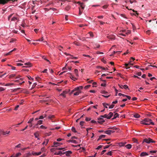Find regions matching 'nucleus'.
<instances>
[{
  "label": "nucleus",
  "mask_w": 157,
  "mask_h": 157,
  "mask_svg": "<svg viewBox=\"0 0 157 157\" xmlns=\"http://www.w3.org/2000/svg\"><path fill=\"white\" fill-rule=\"evenodd\" d=\"M119 116V115L117 113H115V114L114 115V117L113 119H115L117 117H118Z\"/></svg>",
  "instance_id": "22"
},
{
  "label": "nucleus",
  "mask_w": 157,
  "mask_h": 157,
  "mask_svg": "<svg viewBox=\"0 0 157 157\" xmlns=\"http://www.w3.org/2000/svg\"><path fill=\"white\" fill-rule=\"evenodd\" d=\"M34 120L33 118H30L29 121L28 122V123H31Z\"/></svg>",
  "instance_id": "32"
},
{
  "label": "nucleus",
  "mask_w": 157,
  "mask_h": 157,
  "mask_svg": "<svg viewBox=\"0 0 157 157\" xmlns=\"http://www.w3.org/2000/svg\"><path fill=\"white\" fill-rule=\"evenodd\" d=\"M103 117H100L98 118V120L99 121H98V123L102 124V123L105 122V121L104 120H103Z\"/></svg>",
  "instance_id": "5"
},
{
  "label": "nucleus",
  "mask_w": 157,
  "mask_h": 157,
  "mask_svg": "<svg viewBox=\"0 0 157 157\" xmlns=\"http://www.w3.org/2000/svg\"><path fill=\"white\" fill-rule=\"evenodd\" d=\"M131 33V31L129 30L127 31V32H126L125 34H126V36L127 35H128V34H130Z\"/></svg>",
  "instance_id": "43"
},
{
  "label": "nucleus",
  "mask_w": 157,
  "mask_h": 157,
  "mask_svg": "<svg viewBox=\"0 0 157 157\" xmlns=\"http://www.w3.org/2000/svg\"><path fill=\"white\" fill-rule=\"evenodd\" d=\"M44 40V38L43 37H42L40 39L38 40H36V41H43Z\"/></svg>",
  "instance_id": "46"
},
{
  "label": "nucleus",
  "mask_w": 157,
  "mask_h": 157,
  "mask_svg": "<svg viewBox=\"0 0 157 157\" xmlns=\"http://www.w3.org/2000/svg\"><path fill=\"white\" fill-rule=\"evenodd\" d=\"M74 72L76 76L77 77H78V70L76 69H75L74 70Z\"/></svg>",
  "instance_id": "20"
},
{
  "label": "nucleus",
  "mask_w": 157,
  "mask_h": 157,
  "mask_svg": "<svg viewBox=\"0 0 157 157\" xmlns=\"http://www.w3.org/2000/svg\"><path fill=\"white\" fill-rule=\"evenodd\" d=\"M16 40V39H15L14 38H12L11 39V40L10 41V43L13 42L14 41H15Z\"/></svg>",
  "instance_id": "44"
},
{
  "label": "nucleus",
  "mask_w": 157,
  "mask_h": 157,
  "mask_svg": "<svg viewBox=\"0 0 157 157\" xmlns=\"http://www.w3.org/2000/svg\"><path fill=\"white\" fill-rule=\"evenodd\" d=\"M52 101V100L51 99H48L43 100H42L41 101L44 102H51Z\"/></svg>",
  "instance_id": "12"
},
{
  "label": "nucleus",
  "mask_w": 157,
  "mask_h": 157,
  "mask_svg": "<svg viewBox=\"0 0 157 157\" xmlns=\"http://www.w3.org/2000/svg\"><path fill=\"white\" fill-rule=\"evenodd\" d=\"M64 149V148H63V147H61V148H57L56 149V150H63V149Z\"/></svg>",
  "instance_id": "53"
},
{
  "label": "nucleus",
  "mask_w": 157,
  "mask_h": 157,
  "mask_svg": "<svg viewBox=\"0 0 157 157\" xmlns=\"http://www.w3.org/2000/svg\"><path fill=\"white\" fill-rule=\"evenodd\" d=\"M71 130H72V131H73V132H77V131L75 129V128L74 127H73L72 128Z\"/></svg>",
  "instance_id": "38"
},
{
  "label": "nucleus",
  "mask_w": 157,
  "mask_h": 157,
  "mask_svg": "<svg viewBox=\"0 0 157 157\" xmlns=\"http://www.w3.org/2000/svg\"><path fill=\"white\" fill-rule=\"evenodd\" d=\"M105 137V135H101L99 137L97 141H98L99 140L101 139L102 138H104Z\"/></svg>",
  "instance_id": "18"
},
{
  "label": "nucleus",
  "mask_w": 157,
  "mask_h": 157,
  "mask_svg": "<svg viewBox=\"0 0 157 157\" xmlns=\"http://www.w3.org/2000/svg\"><path fill=\"white\" fill-rule=\"evenodd\" d=\"M102 147V145H99L97 148L96 149L97 150L99 149L100 148H101Z\"/></svg>",
  "instance_id": "63"
},
{
  "label": "nucleus",
  "mask_w": 157,
  "mask_h": 157,
  "mask_svg": "<svg viewBox=\"0 0 157 157\" xmlns=\"http://www.w3.org/2000/svg\"><path fill=\"white\" fill-rule=\"evenodd\" d=\"M72 153V152L71 151H67L63 153V154H65L67 156H70V154Z\"/></svg>",
  "instance_id": "7"
},
{
  "label": "nucleus",
  "mask_w": 157,
  "mask_h": 157,
  "mask_svg": "<svg viewBox=\"0 0 157 157\" xmlns=\"http://www.w3.org/2000/svg\"><path fill=\"white\" fill-rule=\"evenodd\" d=\"M43 121L42 120H39L38 121L37 124L36 125H37L38 124H40L42 123Z\"/></svg>",
  "instance_id": "30"
},
{
  "label": "nucleus",
  "mask_w": 157,
  "mask_h": 157,
  "mask_svg": "<svg viewBox=\"0 0 157 157\" xmlns=\"http://www.w3.org/2000/svg\"><path fill=\"white\" fill-rule=\"evenodd\" d=\"M100 117H103V118H107V119L108 115H107V114H105L104 115H101V116Z\"/></svg>",
  "instance_id": "31"
},
{
  "label": "nucleus",
  "mask_w": 157,
  "mask_h": 157,
  "mask_svg": "<svg viewBox=\"0 0 157 157\" xmlns=\"http://www.w3.org/2000/svg\"><path fill=\"white\" fill-rule=\"evenodd\" d=\"M5 0H0V4H4L5 3Z\"/></svg>",
  "instance_id": "52"
},
{
  "label": "nucleus",
  "mask_w": 157,
  "mask_h": 157,
  "mask_svg": "<svg viewBox=\"0 0 157 157\" xmlns=\"http://www.w3.org/2000/svg\"><path fill=\"white\" fill-rule=\"evenodd\" d=\"M115 132L114 131L111 130H108L105 131L104 132L108 135H110L112 133H114Z\"/></svg>",
  "instance_id": "4"
},
{
  "label": "nucleus",
  "mask_w": 157,
  "mask_h": 157,
  "mask_svg": "<svg viewBox=\"0 0 157 157\" xmlns=\"http://www.w3.org/2000/svg\"><path fill=\"white\" fill-rule=\"evenodd\" d=\"M129 64H128V63H125L124 64V65L125 66V68H126V69L129 68L130 67V66L129 67Z\"/></svg>",
  "instance_id": "23"
},
{
  "label": "nucleus",
  "mask_w": 157,
  "mask_h": 157,
  "mask_svg": "<svg viewBox=\"0 0 157 157\" xmlns=\"http://www.w3.org/2000/svg\"><path fill=\"white\" fill-rule=\"evenodd\" d=\"M31 154L32 153H31L30 152L27 153L24 155L23 157H29L32 155Z\"/></svg>",
  "instance_id": "15"
},
{
  "label": "nucleus",
  "mask_w": 157,
  "mask_h": 157,
  "mask_svg": "<svg viewBox=\"0 0 157 157\" xmlns=\"http://www.w3.org/2000/svg\"><path fill=\"white\" fill-rule=\"evenodd\" d=\"M134 117L136 118H139L140 117V116L137 113H136L134 115Z\"/></svg>",
  "instance_id": "24"
},
{
  "label": "nucleus",
  "mask_w": 157,
  "mask_h": 157,
  "mask_svg": "<svg viewBox=\"0 0 157 157\" xmlns=\"http://www.w3.org/2000/svg\"><path fill=\"white\" fill-rule=\"evenodd\" d=\"M86 121H90L91 120V118H88V117H86V119H85Z\"/></svg>",
  "instance_id": "59"
},
{
  "label": "nucleus",
  "mask_w": 157,
  "mask_h": 157,
  "mask_svg": "<svg viewBox=\"0 0 157 157\" xmlns=\"http://www.w3.org/2000/svg\"><path fill=\"white\" fill-rule=\"evenodd\" d=\"M117 128L114 127H110L108 128V129H113L114 130H117Z\"/></svg>",
  "instance_id": "25"
},
{
  "label": "nucleus",
  "mask_w": 157,
  "mask_h": 157,
  "mask_svg": "<svg viewBox=\"0 0 157 157\" xmlns=\"http://www.w3.org/2000/svg\"><path fill=\"white\" fill-rule=\"evenodd\" d=\"M34 135L36 138H37L38 140H39V138H38V136H39V134L37 132L34 133Z\"/></svg>",
  "instance_id": "27"
},
{
  "label": "nucleus",
  "mask_w": 157,
  "mask_h": 157,
  "mask_svg": "<svg viewBox=\"0 0 157 157\" xmlns=\"http://www.w3.org/2000/svg\"><path fill=\"white\" fill-rule=\"evenodd\" d=\"M135 59L133 58L132 57H131L130 59V62H132V61H134Z\"/></svg>",
  "instance_id": "58"
},
{
  "label": "nucleus",
  "mask_w": 157,
  "mask_h": 157,
  "mask_svg": "<svg viewBox=\"0 0 157 157\" xmlns=\"http://www.w3.org/2000/svg\"><path fill=\"white\" fill-rule=\"evenodd\" d=\"M24 64L25 65H27L28 66V67H26V66H24L23 67H30L31 66V64L29 63V62H28V63H25Z\"/></svg>",
  "instance_id": "14"
},
{
  "label": "nucleus",
  "mask_w": 157,
  "mask_h": 157,
  "mask_svg": "<svg viewBox=\"0 0 157 157\" xmlns=\"http://www.w3.org/2000/svg\"><path fill=\"white\" fill-rule=\"evenodd\" d=\"M40 128L42 129H46L47 128L44 126L43 125H41L40 126Z\"/></svg>",
  "instance_id": "48"
},
{
  "label": "nucleus",
  "mask_w": 157,
  "mask_h": 157,
  "mask_svg": "<svg viewBox=\"0 0 157 157\" xmlns=\"http://www.w3.org/2000/svg\"><path fill=\"white\" fill-rule=\"evenodd\" d=\"M121 86L123 87L125 89L128 88V86L126 85H125L123 86L121 85Z\"/></svg>",
  "instance_id": "39"
},
{
  "label": "nucleus",
  "mask_w": 157,
  "mask_h": 157,
  "mask_svg": "<svg viewBox=\"0 0 157 157\" xmlns=\"http://www.w3.org/2000/svg\"><path fill=\"white\" fill-rule=\"evenodd\" d=\"M132 10L133 11V12H136V14L134 13H133V14L134 15L136 16H137L139 15V13H137V11H135L134 10Z\"/></svg>",
  "instance_id": "33"
},
{
  "label": "nucleus",
  "mask_w": 157,
  "mask_h": 157,
  "mask_svg": "<svg viewBox=\"0 0 157 157\" xmlns=\"http://www.w3.org/2000/svg\"><path fill=\"white\" fill-rule=\"evenodd\" d=\"M54 117V116L52 115H50L48 116V118L50 119H52Z\"/></svg>",
  "instance_id": "41"
},
{
  "label": "nucleus",
  "mask_w": 157,
  "mask_h": 157,
  "mask_svg": "<svg viewBox=\"0 0 157 157\" xmlns=\"http://www.w3.org/2000/svg\"><path fill=\"white\" fill-rule=\"evenodd\" d=\"M15 76H16L15 74H12L9 76V78H11L14 77Z\"/></svg>",
  "instance_id": "34"
},
{
  "label": "nucleus",
  "mask_w": 157,
  "mask_h": 157,
  "mask_svg": "<svg viewBox=\"0 0 157 157\" xmlns=\"http://www.w3.org/2000/svg\"><path fill=\"white\" fill-rule=\"evenodd\" d=\"M36 85H37V84L36 83H34L32 86V88L31 89L34 88L36 86Z\"/></svg>",
  "instance_id": "49"
},
{
  "label": "nucleus",
  "mask_w": 157,
  "mask_h": 157,
  "mask_svg": "<svg viewBox=\"0 0 157 157\" xmlns=\"http://www.w3.org/2000/svg\"><path fill=\"white\" fill-rule=\"evenodd\" d=\"M83 10H82V8L81 9H80V8H79V15H80L82 14Z\"/></svg>",
  "instance_id": "35"
},
{
  "label": "nucleus",
  "mask_w": 157,
  "mask_h": 157,
  "mask_svg": "<svg viewBox=\"0 0 157 157\" xmlns=\"http://www.w3.org/2000/svg\"><path fill=\"white\" fill-rule=\"evenodd\" d=\"M103 105L104 106V107H105V108H107V105H109L108 104H107L105 103H102Z\"/></svg>",
  "instance_id": "29"
},
{
  "label": "nucleus",
  "mask_w": 157,
  "mask_h": 157,
  "mask_svg": "<svg viewBox=\"0 0 157 157\" xmlns=\"http://www.w3.org/2000/svg\"><path fill=\"white\" fill-rule=\"evenodd\" d=\"M84 123V122L83 121H81L80 122V124L81 126H82L83 124Z\"/></svg>",
  "instance_id": "57"
},
{
  "label": "nucleus",
  "mask_w": 157,
  "mask_h": 157,
  "mask_svg": "<svg viewBox=\"0 0 157 157\" xmlns=\"http://www.w3.org/2000/svg\"><path fill=\"white\" fill-rule=\"evenodd\" d=\"M60 128V127H56L55 128H52L51 129L52 130H54L55 129H59V128Z\"/></svg>",
  "instance_id": "50"
},
{
  "label": "nucleus",
  "mask_w": 157,
  "mask_h": 157,
  "mask_svg": "<svg viewBox=\"0 0 157 157\" xmlns=\"http://www.w3.org/2000/svg\"><path fill=\"white\" fill-rule=\"evenodd\" d=\"M127 148L130 149L132 147V145L131 144H128L125 146Z\"/></svg>",
  "instance_id": "21"
},
{
  "label": "nucleus",
  "mask_w": 157,
  "mask_h": 157,
  "mask_svg": "<svg viewBox=\"0 0 157 157\" xmlns=\"http://www.w3.org/2000/svg\"><path fill=\"white\" fill-rule=\"evenodd\" d=\"M125 144L123 142H121L119 144V145L120 146H123Z\"/></svg>",
  "instance_id": "42"
},
{
  "label": "nucleus",
  "mask_w": 157,
  "mask_h": 157,
  "mask_svg": "<svg viewBox=\"0 0 157 157\" xmlns=\"http://www.w3.org/2000/svg\"><path fill=\"white\" fill-rule=\"evenodd\" d=\"M81 92V91H77V92H75L74 94V95H78Z\"/></svg>",
  "instance_id": "28"
},
{
  "label": "nucleus",
  "mask_w": 157,
  "mask_h": 157,
  "mask_svg": "<svg viewBox=\"0 0 157 157\" xmlns=\"http://www.w3.org/2000/svg\"><path fill=\"white\" fill-rule=\"evenodd\" d=\"M110 40H114L115 39V36L114 35H110L107 36V37Z\"/></svg>",
  "instance_id": "9"
},
{
  "label": "nucleus",
  "mask_w": 157,
  "mask_h": 157,
  "mask_svg": "<svg viewBox=\"0 0 157 157\" xmlns=\"http://www.w3.org/2000/svg\"><path fill=\"white\" fill-rule=\"evenodd\" d=\"M145 142L147 144H149L150 143H155V141L153 140L152 139L149 138H145L143 140V143Z\"/></svg>",
  "instance_id": "2"
},
{
  "label": "nucleus",
  "mask_w": 157,
  "mask_h": 157,
  "mask_svg": "<svg viewBox=\"0 0 157 157\" xmlns=\"http://www.w3.org/2000/svg\"><path fill=\"white\" fill-rule=\"evenodd\" d=\"M101 94H105V95H107L108 94V92L107 91H106L104 90H103L101 91Z\"/></svg>",
  "instance_id": "26"
},
{
  "label": "nucleus",
  "mask_w": 157,
  "mask_h": 157,
  "mask_svg": "<svg viewBox=\"0 0 157 157\" xmlns=\"http://www.w3.org/2000/svg\"><path fill=\"white\" fill-rule=\"evenodd\" d=\"M60 144V143H59L54 142H53V144H54V145L52 146V147H57L58 146H59V145Z\"/></svg>",
  "instance_id": "13"
},
{
  "label": "nucleus",
  "mask_w": 157,
  "mask_h": 157,
  "mask_svg": "<svg viewBox=\"0 0 157 157\" xmlns=\"http://www.w3.org/2000/svg\"><path fill=\"white\" fill-rule=\"evenodd\" d=\"M75 3H78V4L81 7L82 9V10H83L84 8V3H81L80 2H75Z\"/></svg>",
  "instance_id": "3"
},
{
  "label": "nucleus",
  "mask_w": 157,
  "mask_h": 157,
  "mask_svg": "<svg viewBox=\"0 0 157 157\" xmlns=\"http://www.w3.org/2000/svg\"><path fill=\"white\" fill-rule=\"evenodd\" d=\"M21 144H18L16 145L15 147V148H20L21 147Z\"/></svg>",
  "instance_id": "37"
},
{
  "label": "nucleus",
  "mask_w": 157,
  "mask_h": 157,
  "mask_svg": "<svg viewBox=\"0 0 157 157\" xmlns=\"http://www.w3.org/2000/svg\"><path fill=\"white\" fill-rule=\"evenodd\" d=\"M133 141L134 143H138L137 140L135 138L133 139Z\"/></svg>",
  "instance_id": "45"
},
{
  "label": "nucleus",
  "mask_w": 157,
  "mask_h": 157,
  "mask_svg": "<svg viewBox=\"0 0 157 157\" xmlns=\"http://www.w3.org/2000/svg\"><path fill=\"white\" fill-rule=\"evenodd\" d=\"M83 88V86H80L75 88V90H77V91H81V90H82Z\"/></svg>",
  "instance_id": "6"
},
{
  "label": "nucleus",
  "mask_w": 157,
  "mask_h": 157,
  "mask_svg": "<svg viewBox=\"0 0 157 157\" xmlns=\"http://www.w3.org/2000/svg\"><path fill=\"white\" fill-rule=\"evenodd\" d=\"M113 113L112 112H110L109 114L108 115V117L107 119H110L111 117L113 116Z\"/></svg>",
  "instance_id": "10"
},
{
  "label": "nucleus",
  "mask_w": 157,
  "mask_h": 157,
  "mask_svg": "<svg viewBox=\"0 0 157 157\" xmlns=\"http://www.w3.org/2000/svg\"><path fill=\"white\" fill-rule=\"evenodd\" d=\"M114 106V105L112 104V105H110L109 107V109H112V108H113Z\"/></svg>",
  "instance_id": "51"
},
{
  "label": "nucleus",
  "mask_w": 157,
  "mask_h": 157,
  "mask_svg": "<svg viewBox=\"0 0 157 157\" xmlns=\"http://www.w3.org/2000/svg\"><path fill=\"white\" fill-rule=\"evenodd\" d=\"M67 141L69 142H72L75 144H77L78 143L77 141L74 140H69Z\"/></svg>",
  "instance_id": "17"
},
{
  "label": "nucleus",
  "mask_w": 157,
  "mask_h": 157,
  "mask_svg": "<svg viewBox=\"0 0 157 157\" xmlns=\"http://www.w3.org/2000/svg\"><path fill=\"white\" fill-rule=\"evenodd\" d=\"M157 152L156 151H150L151 153H155Z\"/></svg>",
  "instance_id": "55"
},
{
  "label": "nucleus",
  "mask_w": 157,
  "mask_h": 157,
  "mask_svg": "<svg viewBox=\"0 0 157 157\" xmlns=\"http://www.w3.org/2000/svg\"><path fill=\"white\" fill-rule=\"evenodd\" d=\"M12 52V51H10V52H9L8 53H6V54H5V56H8V55H10L11 54V53Z\"/></svg>",
  "instance_id": "60"
},
{
  "label": "nucleus",
  "mask_w": 157,
  "mask_h": 157,
  "mask_svg": "<svg viewBox=\"0 0 157 157\" xmlns=\"http://www.w3.org/2000/svg\"><path fill=\"white\" fill-rule=\"evenodd\" d=\"M148 155V154L145 152H142L140 155L142 156H144L146 155Z\"/></svg>",
  "instance_id": "16"
},
{
  "label": "nucleus",
  "mask_w": 157,
  "mask_h": 157,
  "mask_svg": "<svg viewBox=\"0 0 157 157\" xmlns=\"http://www.w3.org/2000/svg\"><path fill=\"white\" fill-rule=\"evenodd\" d=\"M141 123L146 125H154L153 122H152V120L149 118H145L141 121Z\"/></svg>",
  "instance_id": "1"
},
{
  "label": "nucleus",
  "mask_w": 157,
  "mask_h": 157,
  "mask_svg": "<svg viewBox=\"0 0 157 157\" xmlns=\"http://www.w3.org/2000/svg\"><path fill=\"white\" fill-rule=\"evenodd\" d=\"M112 151H109V152H108L107 154L108 155H112Z\"/></svg>",
  "instance_id": "47"
},
{
  "label": "nucleus",
  "mask_w": 157,
  "mask_h": 157,
  "mask_svg": "<svg viewBox=\"0 0 157 157\" xmlns=\"http://www.w3.org/2000/svg\"><path fill=\"white\" fill-rule=\"evenodd\" d=\"M41 154V152L40 151L39 152H33L32 154L33 155H40Z\"/></svg>",
  "instance_id": "11"
},
{
  "label": "nucleus",
  "mask_w": 157,
  "mask_h": 157,
  "mask_svg": "<svg viewBox=\"0 0 157 157\" xmlns=\"http://www.w3.org/2000/svg\"><path fill=\"white\" fill-rule=\"evenodd\" d=\"M90 86V85H88L87 86H86L84 88L85 89H87Z\"/></svg>",
  "instance_id": "61"
},
{
  "label": "nucleus",
  "mask_w": 157,
  "mask_h": 157,
  "mask_svg": "<svg viewBox=\"0 0 157 157\" xmlns=\"http://www.w3.org/2000/svg\"><path fill=\"white\" fill-rule=\"evenodd\" d=\"M67 93V92L66 91H63V93L61 94L60 95L63 96V97L65 98L66 97V94Z\"/></svg>",
  "instance_id": "8"
},
{
  "label": "nucleus",
  "mask_w": 157,
  "mask_h": 157,
  "mask_svg": "<svg viewBox=\"0 0 157 157\" xmlns=\"http://www.w3.org/2000/svg\"><path fill=\"white\" fill-rule=\"evenodd\" d=\"M16 19H17V18L16 17H13L12 18L11 21H15Z\"/></svg>",
  "instance_id": "62"
},
{
  "label": "nucleus",
  "mask_w": 157,
  "mask_h": 157,
  "mask_svg": "<svg viewBox=\"0 0 157 157\" xmlns=\"http://www.w3.org/2000/svg\"><path fill=\"white\" fill-rule=\"evenodd\" d=\"M21 155V154L20 153H18L16 154L15 156L14 157H18L19 156Z\"/></svg>",
  "instance_id": "36"
},
{
  "label": "nucleus",
  "mask_w": 157,
  "mask_h": 157,
  "mask_svg": "<svg viewBox=\"0 0 157 157\" xmlns=\"http://www.w3.org/2000/svg\"><path fill=\"white\" fill-rule=\"evenodd\" d=\"M98 68H100L101 69L103 70H105V68L104 67H102L99 66L98 67Z\"/></svg>",
  "instance_id": "56"
},
{
  "label": "nucleus",
  "mask_w": 157,
  "mask_h": 157,
  "mask_svg": "<svg viewBox=\"0 0 157 157\" xmlns=\"http://www.w3.org/2000/svg\"><path fill=\"white\" fill-rule=\"evenodd\" d=\"M36 79L37 81H39L40 80L41 78L39 77H36Z\"/></svg>",
  "instance_id": "54"
},
{
  "label": "nucleus",
  "mask_w": 157,
  "mask_h": 157,
  "mask_svg": "<svg viewBox=\"0 0 157 157\" xmlns=\"http://www.w3.org/2000/svg\"><path fill=\"white\" fill-rule=\"evenodd\" d=\"M111 145H112V144H110L109 145H107L104 147V149H105L107 148H109L110 147V146H111Z\"/></svg>",
  "instance_id": "40"
},
{
  "label": "nucleus",
  "mask_w": 157,
  "mask_h": 157,
  "mask_svg": "<svg viewBox=\"0 0 157 157\" xmlns=\"http://www.w3.org/2000/svg\"><path fill=\"white\" fill-rule=\"evenodd\" d=\"M5 90V89L2 87H0V92H1L2 91H4Z\"/></svg>",
  "instance_id": "64"
},
{
  "label": "nucleus",
  "mask_w": 157,
  "mask_h": 157,
  "mask_svg": "<svg viewBox=\"0 0 157 157\" xmlns=\"http://www.w3.org/2000/svg\"><path fill=\"white\" fill-rule=\"evenodd\" d=\"M62 154H63V153L61 151H59L58 153L55 152L54 153V155H61Z\"/></svg>",
  "instance_id": "19"
}]
</instances>
